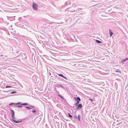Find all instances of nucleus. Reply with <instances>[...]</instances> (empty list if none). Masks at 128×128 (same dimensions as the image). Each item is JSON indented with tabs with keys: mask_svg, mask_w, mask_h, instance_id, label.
Listing matches in <instances>:
<instances>
[{
	"mask_svg": "<svg viewBox=\"0 0 128 128\" xmlns=\"http://www.w3.org/2000/svg\"><path fill=\"white\" fill-rule=\"evenodd\" d=\"M38 4L35 3L33 2L32 7L33 9L36 10H37L38 9Z\"/></svg>",
	"mask_w": 128,
	"mask_h": 128,
	"instance_id": "f257e3e1",
	"label": "nucleus"
},
{
	"mask_svg": "<svg viewBox=\"0 0 128 128\" xmlns=\"http://www.w3.org/2000/svg\"><path fill=\"white\" fill-rule=\"evenodd\" d=\"M20 56H21L22 59H25L26 57V55L24 54L23 53H21Z\"/></svg>",
	"mask_w": 128,
	"mask_h": 128,
	"instance_id": "f03ea898",
	"label": "nucleus"
},
{
	"mask_svg": "<svg viewBox=\"0 0 128 128\" xmlns=\"http://www.w3.org/2000/svg\"><path fill=\"white\" fill-rule=\"evenodd\" d=\"M74 99L76 100L77 102H79L81 100L80 98L79 97H74Z\"/></svg>",
	"mask_w": 128,
	"mask_h": 128,
	"instance_id": "7ed1b4c3",
	"label": "nucleus"
},
{
	"mask_svg": "<svg viewBox=\"0 0 128 128\" xmlns=\"http://www.w3.org/2000/svg\"><path fill=\"white\" fill-rule=\"evenodd\" d=\"M82 105L81 104H79L76 109H80L82 107Z\"/></svg>",
	"mask_w": 128,
	"mask_h": 128,
	"instance_id": "20e7f679",
	"label": "nucleus"
},
{
	"mask_svg": "<svg viewBox=\"0 0 128 128\" xmlns=\"http://www.w3.org/2000/svg\"><path fill=\"white\" fill-rule=\"evenodd\" d=\"M57 85L58 86H58V87H61L63 89H64V90H66V88L64 86H62V84H57Z\"/></svg>",
	"mask_w": 128,
	"mask_h": 128,
	"instance_id": "39448f33",
	"label": "nucleus"
},
{
	"mask_svg": "<svg viewBox=\"0 0 128 128\" xmlns=\"http://www.w3.org/2000/svg\"><path fill=\"white\" fill-rule=\"evenodd\" d=\"M10 110L11 111V113L12 116H14V111L10 109Z\"/></svg>",
	"mask_w": 128,
	"mask_h": 128,
	"instance_id": "423d86ee",
	"label": "nucleus"
},
{
	"mask_svg": "<svg viewBox=\"0 0 128 128\" xmlns=\"http://www.w3.org/2000/svg\"><path fill=\"white\" fill-rule=\"evenodd\" d=\"M12 120L15 123H17L22 122V121H17L13 119Z\"/></svg>",
	"mask_w": 128,
	"mask_h": 128,
	"instance_id": "0eeeda50",
	"label": "nucleus"
},
{
	"mask_svg": "<svg viewBox=\"0 0 128 128\" xmlns=\"http://www.w3.org/2000/svg\"><path fill=\"white\" fill-rule=\"evenodd\" d=\"M109 32H110V37H111L113 34V33L110 30H109Z\"/></svg>",
	"mask_w": 128,
	"mask_h": 128,
	"instance_id": "6e6552de",
	"label": "nucleus"
},
{
	"mask_svg": "<svg viewBox=\"0 0 128 128\" xmlns=\"http://www.w3.org/2000/svg\"><path fill=\"white\" fill-rule=\"evenodd\" d=\"M128 60V58H126L125 59H123L121 61V62H125L126 61Z\"/></svg>",
	"mask_w": 128,
	"mask_h": 128,
	"instance_id": "1a4fd4ad",
	"label": "nucleus"
},
{
	"mask_svg": "<svg viewBox=\"0 0 128 128\" xmlns=\"http://www.w3.org/2000/svg\"><path fill=\"white\" fill-rule=\"evenodd\" d=\"M81 116L80 115H78V117H77V119H78V120L80 121Z\"/></svg>",
	"mask_w": 128,
	"mask_h": 128,
	"instance_id": "9d476101",
	"label": "nucleus"
},
{
	"mask_svg": "<svg viewBox=\"0 0 128 128\" xmlns=\"http://www.w3.org/2000/svg\"><path fill=\"white\" fill-rule=\"evenodd\" d=\"M28 104V103H26L21 104H20V105H22V106H25V105H27Z\"/></svg>",
	"mask_w": 128,
	"mask_h": 128,
	"instance_id": "9b49d317",
	"label": "nucleus"
},
{
	"mask_svg": "<svg viewBox=\"0 0 128 128\" xmlns=\"http://www.w3.org/2000/svg\"><path fill=\"white\" fill-rule=\"evenodd\" d=\"M96 42L98 43H102V42L99 40H96Z\"/></svg>",
	"mask_w": 128,
	"mask_h": 128,
	"instance_id": "f8f14e48",
	"label": "nucleus"
},
{
	"mask_svg": "<svg viewBox=\"0 0 128 128\" xmlns=\"http://www.w3.org/2000/svg\"><path fill=\"white\" fill-rule=\"evenodd\" d=\"M24 107L25 108H27L28 110L32 109L31 108L28 106H24Z\"/></svg>",
	"mask_w": 128,
	"mask_h": 128,
	"instance_id": "ddd939ff",
	"label": "nucleus"
},
{
	"mask_svg": "<svg viewBox=\"0 0 128 128\" xmlns=\"http://www.w3.org/2000/svg\"><path fill=\"white\" fill-rule=\"evenodd\" d=\"M8 2L9 3L11 4L12 5H13V2L12 1H11L10 0H8Z\"/></svg>",
	"mask_w": 128,
	"mask_h": 128,
	"instance_id": "4468645a",
	"label": "nucleus"
},
{
	"mask_svg": "<svg viewBox=\"0 0 128 128\" xmlns=\"http://www.w3.org/2000/svg\"><path fill=\"white\" fill-rule=\"evenodd\" d=\"M4 22V20L3 18L0 19V23H2Z\"/></svg>",
	"mask_w": 128,
	"mask_h": 128,
	"instance_id": "2eb2a0df",
	"label": "nucleus"
},
{
	"mask_svg": "<svg viewBox=\"0 0 128 128\" xmlns=\"http://www.w3.org/2000/svg\"><path fill=\"white\" fill-rule=\"evenodd\" d=\"M16 92H17L16 91H13L10 92V94H12L15 93Z\"/></svg>",
	"mask_w": 128,
	"mask_h": 128,
	"instance_id": "dca6fc26",
	"label": "nucleus"
},
{
	"mask_svg": "<svg viewBox=\"0 0 128 128\" xmlns=\"http://www.w3.org/2000/svg\"><path fill=\"white\" fill-rule=\"evenodd\" d=\"M58 75H56V76H55V77H54V78H55L56 79V78H57V79H58V80L59 79V78H60V77H58Z\"/></svg>",
	"mask_w": 128,
	"mask_h": 128,
	"instance_id": "f3484780",
	"label": "nucleus"
},
{
	"mask_svg": "<svg viewBox=\"0 0 128 128\" xmlns=\"http://www.w3.org/2000/svg\"><path fill=\"white\" fill-rule=\"evenodd\" d=\"M58 74V75L59 76H61L62 77V78L63 77V76H63V75L62 74Z\"/></svg>",
	"mask_w": 128,
	"mask_h": 128,
	"instance_id": "a211bd4d",
	"label": "nucleus"
},
{
	"mask_svg": "<svg viewBox=\"0 0 128 128\" xmlns=\"http://www.w3.org/2000/svg\"><path fill=\"white\" fill-rule=\"evenodd\" d=\"M116 72L121 73L122 72L120 71V70L119 69H117L116 71Z\"/></svg>",
	"mask_w": 128,
	"mask_h": 128,
	"instance_id": "6ab92c4d",
	"label": "nucleus"
},
{
	"mask_svg": "<svg viewBox=\"0 0 128 128\" xmlns=\"http://www.w3.org/2000/svg\"><path fill=\"white\" fill-rule=\"evenodd\" d=\"M68 116L70 118H72V116L71 115L70 113H68Z\"/></svg>",
	"mask_w": 128,
	"mask_h": 128,
	"instance_id": "aec40b11",
	"label": "nucleus"
},
{
	"mask_svg": "<svg viewBox=\"0 0 128 128\" xmlns=\"http://www.w3.org/2000/svg\"><path fill=\"white\" fill-rule=\"evenodd\" d=\"M21 102H18L16 103L15 104V105H18V104H21Z\"/></svg>",
	"mask_w": 128,
	"mask_h": 128,
	"instance_id": "412c9836",
	"label": "nucleus"
},
{
	"mask_svg": "<svg viewBox=\"0 0 128 128\" xmlns=\"http://www.w3.org/2000/svg\"><path fill=\"white\" fill-rule=\"evenodd\" d=\"M79 102H77L75 104V105L76 106H78L79 104H79Z\"/></svg>",
	"mask_w": 128,
	"mask_h": 128,
	"instance_id": "4be33fe9",
	"label": "nucleus"
},
{
	"mask_svg": "<svg viewBox=\"0 0 128 128\" xmlns=\"http://www.w3.org/2000/svg\"><path fill=\"white\" fill-rule=\"evenodd\" d=\"M10 18H12V20H14L15 19H14V17H10Z\"/></svg>",
	"mask_w": 128,
	"mask_h": 128,
	"instance_id": "5701e85b",
	"label": "nucleus"
},
{
	"mask_svg": "<svg viewBox=\"0 0 128 128\" xmlns=\"http://www.w3.org/2000/svg\"><path fill=\"white\" fill-rule=\"evenodd\" d=\"M12 118V120L15 119L14 116H11Z\"/></svg>",
	"mask_w": 128,
	"mask_h": 128,
	"instance_id": "b1692460",
	"label": "nucleus"
},
{
	"mask_svg": "<svg viewBox=\"0 0 128 128\" xmlns=\"http://www.w3.org/2000/svg\"><path fill=\"white\" fill-rule=\"evenodd\" d=\"M24 106H17V107H18V108H22V107H24Z\"/></svg>",
	"mask_w": 128,
	"mask_h": 128,
	"instance_id": "393cba45",
	"label": "nucleus"
},
{
	"mask_svg": "<svg viewBox=\"0 0 128 128\" xmlns=\"http://www.w3.org/2000/svg\"><path fill=\"white\" fill-rule=\"evenodd\" d=\"M12 88V87L11 86H6V88Z\"/></svg>",
	"mask_w": 128,
	"mask_h": 128,
	"instance_id": "a878e982",
	"label": "nucleus"
},
{
	"mask_svg": "<svg viewBox=\"0 0 128 128\" xmlns=\"http://www.w3.org/2000/svg\"><path fill=\"white\" fill-rule=\"evenodd\" d=\"M15 104L14 103H10V104L9 105L11 106V105H12V104Z\"/></svg>",
	"mask_w": 128,
	"mask_h": 128,
	"instance_id": "bb28decb",
	"label": "nucleus"
},
{
	"mask_svg": "<svg viewBox=\"0 0 128 128\" xmlns=\"http://www.w3.org/2000/svg\"><path fill=\"white\" fill-rule=\"evenodd\" d=\"M32 112L33 113H36V110H33L32 111Z\"/></svg>",
	"mask_w": 128,
	"mask_h": 128,
	"instance_id": "cd10ccee",
	"label": "nucleus"
},
{
	"mask_svg": "<svg viewBox=\"0 0 128 128\" xmlns=\"http://www.w3.org/2000/svg\"><path fill=\"white\" fill-rule=\"evenodd\" d=\"M74 117L75 118H76V119H77V116L76 115H75L74 116Z\"/></svg>",
	"mask_w": 128,
	"mask_h": 128,
	"instance_id": "c85d7f7f",
	"label": "nucleus"
},
{
	"mask_svg": "<svg viewBox=\"0 0 128 128\" xmlns=\"http://www.w3.org/2000/svg\"><path fill=\"white\" fill-rule=\"evenodd\" d=\"M63 78H64V79H65L66 80H68V79H67V78L64 76H63Z\"/></svg>",
	"mask_w": 128,
	"mask_h": 128,
	"instance_id": "c756f323",
	"label": "nucleus"
},
{
	"mask_svg": "<svg viewBox=\"0 0 128 128\" xmlns=\"http://www.w3.org/2000/svg\"><path fill=\"white\" fill-rule=\"evenodd\" d=\"M89 100L90 101H93V100L92 98H90L89 99Z\"/></svg>",
	"mask_w": 128,
	"mask_h": 128,
	"instance_id": "7c9ffc66",
	"label": "nucleus"
},
{
	"mask_svg": "<svg viewBox=\"0 0 128 128\" xmlns=\"http://www.w3.org/2000/svg\"><path fill=\"white\" fill-rule=\"evenodd\" d=\"M60 97L61 98H62V99H64V98H63V97L62 96H60Z\"/></svg>",
	"mask_w": 128,
	"mask_h": 128,
	"instance_id": "2f4dec72",
	"label": "nucleus"
},
{
	"mask_svg": "<svg viewBox=\"0 0 128 128\" xmlns=\"http://www.w3.org/2000/svg\"><path fill=\"white\" fill-rule=\"evenodd\" d=\"M60 97L61 98H62V99H64V98H63V97L62 96H60Z\"/></svg>",
	"mask_w": 128,
	"mask_h": 128,
	"instance_id": "473e14b6",
	"label": "nucleus"
},
{
	"mask_svg": "<svg viewBox=\"0 0 128 128\" xmlns=\"http://www.w3.org/2000/svg\"><path fill=\"white\" fill-rule=\"evenodd\" d=\"M29 106L31 107H32V108H34V106H31V105H29Z\"/></svg>",
	"mask_w": 128,
	"mask_h": 128,
	"instance_id": "72a5a7b5",
	"label": "nucleus"
},
{
	"mask_svg": "<svg viewBox=\"0 0 128 128\" xmlns=\"http://www.w3.org/2000/svg\"><path fill=\"white\" fill-rule=\"evenodd\" d=\"M58 96H59L60 97V96H61V95L60 94H59L58 95Z\"/></svg>",
	"mask_w": 128,
	"mask_h": 128,
	"instance_id": "f704fd0d",
	"label": "nucleus"
},
{
	"mask_svg": "<svg viewBox=\"0 0 128 128\" xmlns=\"http://www.w3.org/2000/svg\"><path fill=\"white\" fill-rule=\"evenodd\" d=\"M54 23V22H51L50 23V24H51L52 23Z\"/></svg>",
	"mask_w": 128,
	"mask_h": 128,
	"instance_id": "c9c22d12",
	"label": "nucleus"
},
{
	"mask_svg": "<svg viewBox=\"0 0 128 128\" xmlns=\"http://www.w3.org/2000/svg\"><path fill=\"white\" fill-rule=\"evenodd\" d=\"M0 56H3V55L2 54V55H0Z\"/></svg>",
	"mask_w": 128,
	"mask_h": 128,
	"instance_id": "e433bc0d",
	"label": "nucleus"
},
{
	"mask_svg": "<svg viewBox=\"0 0 128 128\" xmlns=\"http://www.w3.org/2000/svg\"><path fill=\"white\" fill-rule=\"evenodd\" d=\"M49 74H50V75H51V74H50V72Z\"/></svg>",
	"mask_w": 128,
	"mask_h": 128,
	"instance_id": "4c0bfd02",
	"label": "nucleus"
},
{
	"mask_svg": "<svg viewBox=\"0 0 128 128\" xmlns=\"http://www.w3.org/2000/svg\"><path fill=\"white\" fill-rule=\"evenodd\" d=\"M52 80H54V78H52Z\"/></svg>",
	"mask_w": 128,
	"mask_h": 128,
	"instance_id": "58836bf2",
	"label": "nucleus"
},
{
	"mask_svg": "<svg viewBox=\"0 0 128 128\" xmlns=\"http://www.w3.org/2000/svg\"><path fill=\"white\" fill-rule=\"evenodd\" d=\"M52 80H54V78H52Z\"/></svg>",
	"mask_w": 128,
	"mask_h": 128,
	"instance_id": "ea45409f",
	"label": "nucleus"
},
{
	"mask_svg": "<svg viewBox=\"0 0 128 128\" xmlns=\"http://www.w3.org/2000/svg\"><path fill=\"white\" fill-rule=\"evenodd\" d=\"M81 9L80 8L79 9H80V10H81V9Z\"/></svg>",
	"mask_w": 128,
	"mask_h": 128,
	"instance_id": "a19ab883",
	"label": "nucleus"
},
{
	"mask_svg": "<svg viewBox=\"0 0 128 128\" xmlns=\"http://www.w3.org/2000/svg\"><path fill=\"white\" fill-rule=\"evenodd\" d=\"M12 18H11V19H10V20H12Z\"/></svg>",
	"mask_w": 128,
	"mask_h": 128,
	"instance_id": "79ce46f5",
	"label": "nucleus"
},
{
	"mask_svg": "<svg viewBox=\"0 0 128 128\" xmlns=\"http://www.w3.org/2000/svg\"><path fill=\"white\" fill-rule=\"evenodd\" d=\"M73 36L74 37H75V36Z\"/></svg>",
	"mask_w": 128,
	"mask_h": 128,
	"instance_id": "37998d69",
	"label": "nucleus"
}]
</instances>
